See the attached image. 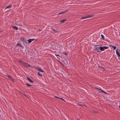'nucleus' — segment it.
I'll return each instance as SVG.
<instances>
[{
	"mask_svg": "<svg viewBox=\"0 0 120 120\" xmlns=\"http://www.w3.org/2000/svg\"><path fill=\"white\" fill-rule=\"evenodd\" d=\"M77 104L79 105V106H82L83 105H82L81 104H79V103H78Z\"/></svg>",
	"mask_w": 120,
	"mask_h": 120,
	"instance_id": "b1692460",
	"label": "nucleus"
},
{
	"mask_svg": "<svg viewBox=\"0 0 120 120\" xmlns=\"http://www.w3.org/2000/svg\"><path fill=\"white\" fill-rule=\"evenodd\" d=\"M22 65L25 67H28V64L24 62H23Z\"/></svg>",
	"mask_w": 120,
	"mask_h": 120,
	"instance_id": "423d86ee",
	"label": "nucleus"
},
{
	"mask_svg": "<svg viewBox=\"0 0 120 120\" xmlns=\"http://www.w3.org/2000/svg\"><path fill=\"white\" fill-rule=\"evenodd\" d=\"M27 80L29 81L30 82H33V81L31 80L30 78H28V77H27Z\"/></svg>",
	"mask_w": 120,
	"mask_h": 120,
	"instance_id": "9b49d317",
	"label": "nucleus"
},
{
	"mask_svg": "<svg viewBox=\"0 0 120 120\" xmlns=\"http://www.w3.org/2000/svg\"><path fill=\"white\" fill-rule=\"evenodd\" d=\"M59 99H61L62 100V98H59Z\"/></svg>",
	"mask_w": 120,
	"mask_h": 120,
	"instance_id": "2f4dec72",
	"label": "nucleus"
},
{
	"mask_svg": "<svg viewBox=\"0 0 120 120\" xmlns=\"http://www.w3.org/2000/svg\"><path fill=\"white\" fill-rule=\"evenodd\" d=\"M101 38H102V39H103V40H104V36H103V35H102V34H101Z\"/></svg>",
	"mask_w": 120,
	"mask_h": 120,
	"instance_id": "f3484780",
	"label": "nucleus"
},
{
	"mask_svg": "<svg viewBox=\"0 0 120 120\" xmlns=\"http://www.w3.org/2000/svg\"><path fill=\"white\" fill-rule=\"evenodd\" d=\"M12 80L13 82H14V80H13H13Z\"/></svg>",
	"mask_w": 120,
	"mask_h": 120,
	"instance_id": "72a5a7b5",
	"label": "nucleus"
},
{
	"mask_svg": "<svg viewBox=\"0 0 120 120\" xmlns=\"http://www.w3.org/2000/svg\"><path fill=\"white\" fill-rule=\"evenodd\" d=\"M100 49L98 51V52H100L101 51H103L105 49L109 48V47L106 46H103L100 47Z\"/></svg>",
	"mask_w": 120,
	"mask_h": 120,
	"instance_id": "f257e3e1",
	"label": "nucleus"
},
{
	"mask_svg": "<svg viewBox=\"0 0 120 120\" xmlns=\"http://www.w3.org/2000/svg\"><path fill=\"white\" fill-rule=\"evenodd\" d=\"M94 46H96V47H94L95 50L97 52H98V51L100 49V47H97V46L95 45Z\"/></svg>",
	"mask_w": 120,
	"mask_h": 120,
	"instance_id": "39448f33",
	"label": "nucleus"
},
{
	"mask_svg": "<svg viewBox=\"0 0 120 120\" xmlns=\"http://www.w3.org/2000/svg\"><path fill=\"white\" fill-rule=\"evenodd\" d=\"M64 54L66 55L67 56V54L66 53H64Z\"/></svg>",
	"mask_w": 120,
	"mask_h": 120,
	"instance_id": "cd10ccee",
	"label": "nucleus"
},
{
	"mask_svg": "<svg viewBox=\"0 0 120 120\" xmlns=\"http://www.w3.org/2000/svg\"><path fill=\"white\" fill-rule=\"evenodd\" d=\"M110 46H111V47H112L113 49H114V50H115V49L116 48V46H111V45H109Z\"/></svg>",
	"mask_w": 120,
	"mask_h": 120,
	"instance_id": "a211bd4d",
	"label": "nucleus"
},
{
	"mask_svg": "<svg viewBox=\"0 0 120 120\" xmlns=\"http://www.w3.org/2000/svg\"><path fill=\"white\" fill-rule=\"evenodd\" d=\"M52 30L54 31V32H55L56 33L57 32V31H56V30L53 29H52Z\"/></svg>",
	"mask_w": 120,
	"mask_h": 120,
	"instance_id": "5701e85b",
	"label": "nucleus"
},
{
	"mask_svg": "<svg viewBox=\"0 0 120 120\" xmlns=\"http://www.w3.org/2000/svg\"><path fill=\"white\" fill-rule=\"evenodd\" d=\"M38 75L40 76H42V75H41V74H40V73L39 72H38Z\"/></svg>",
	"mask_w": 120,
	"mask_h": 120,
	"instance_id": "aec40b11",
	"label": "nucleus"
},
{
	"mask_svg": "<svg viewBox=\"0 0 120 120\" xmlns=\"http://www.w3.org/2000/svg\"><path fill=\"white\" fill-rule=\"evenodd\" d=\"M93 111H94V110H93V111H92V112H93Z\"/></svg>",
	"mask_w": 120,
	"mask_h": 120,
	"instance_id": "4c0bfd02",
	"label": "nucleus"
},
{
	"mask_svg": "<svg viewBox=\"0 0 120 120\" xmlns=\"http://www.w3.org/2000/svg\"><path fill=\"white\" fill-rule=\"evenodd\" d=\"M24 96H26V95H25L24 94Z\"/></svg>",
	"mask_w": 120,
	"mask_h": 120,
	"instance_id": "f704fd0d",
	"label": "nucleus"
},
{
	"mask_svg": "<svg viewBox=\"0 0 120 120\" xmlns=\"http://www.w3.org/2000/svg\"><path fill=\"white\" fill-rule=\"evenodd\" d=\"M55 55L56 56H60L59 55H56V54H55Z\"/></svg>",
	"mask_w": 120,
	"mask_h": 120,
	"instance_id": "a878e982",
	"label": "nucleus"
},
{
	"mask_svg": "<svg viewBox=\"0 0 120 120\" xmlns=\"http://www.w3.org/2000/svg\"><path fill=\"white\" fill-rule=\"evenodd\" d=\"M31 66L30 64H28V66Z\"/></svg>",
	"mask_w": 120,
	"mask_h": 120,
	"instance_id": "c85d7f7f",
	"label": "nucleus"
},
{
	"mask_svg": "<svg viewBox=\"0 0 120 120\" xmlns=\"http://www.w3.org/2000/svg\"><path fill=\"white\" fill-rule=\"evenodd\" d=\"M20 40L23 42H26L27 44V42H26V40L25 38H21L20 39Z\"/></svg>",
	"mask_w": 120,
	"mask_h": 120,
	"instance_id": "20e7f679",
	"label": "nucleus"
},
{
	"mask_svg": "<svg viewBox=\"0 0 120 120\" xmlns=\"http://www.w3.org/2000/svg\"><path fill=\"white\" fill-rule=\"evenodd\" d=\"M60 62V64H61L62 65H64L63 64H62V62Z\"/></svg>",
	"mask_w": 120,
	"mask_h": 120,
	"instance_id": "393cba45",
	"label": "nucleus"
},
{
	"mask_svg": "<svg viewBox=\"0 0 120 120\" xmlns=\"http://www.w3.org/2000/svg\"><path fill=\"white\" fill-rule=\"evenodd\" d=\"M116 54L119 57H120V53H119V52H118L117 50H116Z\"/></svg>",
	"mask_w": 120,
	"mask_h": 120,
	"instance_id": "4468645a",
	"label": "nucleus"
},
{
	"mask_svg": "<svg viewBox=\"0 0 120 120\" xmlns=\"http://www.w3.org/2000/svg\"><path fill=\"white\" fill-rule=\"evenodd\" d=\"M101 93H104L105 94H107V93H106V92H105V91H103V90L102 91Z\"/></svg>",
	"mask_w": 120,
	"mask_h": 120,
	"instance_id": "4be33fe9",
	"label": "nucleus"
},
{
	"mask_svg": "<svg viewBox=\"0 0 120 120\" xmlns=\"http://www.w3.org/2000/svg\"><path fill=\"white\" fill-rule=\"evenodd\" d=\"M16 46H19L22 48H23V47L22 45L20 43H17Z\"/></svg>",
	"mask_w": 120,
	"mask_h": 120,
	"instance_id": "9d476101",
	"label": "nucleus"
},
{
	"mask_svg": "<svg viewBox=\"0 0 120 120\" xmlns=\"http://www.w3.org/2000/svg\"><path fill=\"white\" fill-rule=\"evenodd\" d=\"M93 111H94V110H93V111H92V112H93Z\"/></svg>",
	"mask_w": 120,
	"mask_h": 120,
	"instance_id": "58836bf2",
	"label": "nucleus"
},
{
	"mask_svg": "<svg viewBox=\"0 0 120 120\" xmlns=\"http://www.w3.org/2000/svg\"><path fill=\"white\" fill-rule=\"evenodd\" d=\"M26 86L28 87H30L31 86V85L29 84L28 83H26Z\"/></svg>",
	"mask_w": 120,
	"mask_h": 120,
	"instance_id": "dca6fc26",
	"label": "nucleus"
},
{
	"mask_svg": "<svg viewBox=\"0 0 120 120\" xmlns=\"http://www.w3.org/2000/svg\"><path fill=\"white\" fill-rule=\"evenodd\" d=\"M36 69L38 71H39L41 72H44V71L41 69V68H38V67L36 68Z\"/></svg>",
	"mask_w": 120,
	"mask_h": 120,
	"instance_id": "7ed1b4c3",
	"label": "nucleus"
},
{
	"mask_svg": "<svg viewBox=\"0 0 120 120\" xmlns=\"http://www.w3.org/2000/svg\"><path fill=\"white\" fill-rule=\"evenodd\" d=\"M100 67L101 68H102V69H104V68H103L101 67Z\"/></svg>",
	"mask_w": 120,
	"mask_h": 120,
	"instance_id": "7c9ffc66",
	"label": "nucleus"
},
{
	"mask_svg": "<svg viewBox=\"0 0 120 120\" xmlns=\"http://www.w3.org/2000/svg\"><path fill=\"white\" fill-rule=\"evenodd\" d=\"M54 97L56 98H58V97H56V96H54Z\"/></svg>",
	"mask_w": 120,
	"mask_h": 120,
	"instance_id": "bb28decb",
	"label": "nucleus"
},
{
	"mask_svg": "<svg viewBox=\"0 0 120 120\" xmlns=\"http://www.w3.org/2000/svg\"><path fill=\"white\" fill-rule=\"evenodd\" d=\"M68 11V10H65V11H62V12H60V13H59L58 14V15H59V14H63L64 13H65V12H67Z\"/></svg>",
	"mask_w": 120,
	"mask_h": 120,
	"instance_id": "6e6552de",
	"label": "nucleus"
},
{
	"mask_svg": "<svg viewBox=\"0 0 120 120\" xmlns=\"http://www.w3.org/2000/svg\"><path fill=\"white\" fill-rule=\"evenodd\" d=\"M19 62L20 63H21V64H22V63H23V62L22 61V60H19Z\"/></svg>",
	"mask_w": 120,
	"mask_h": 120,
	"instance_id": "412c9836",
	"label": "nucleus"
},
{
	"mask_svg": "<svg viewBox=\"0 0 120 120\" xmlns=\"http://www.w3.org/2000/svg\"><path fill=\"white\" fill-rule=\"evenodd\" d=\"M20 93H21V94H22V93H21V92H20Z\"/></svg>",
	"mask_w": 120,
	"mask_h": 120,
	"instance_id": "c9c22d12",
	"label": "nucleus"
},
{
	"mask_svg": "<svg viewBox=\"0 0 120 120\" xmlns=\"http://www.w3.org/2000/svg\"><path fill=\"white\" fill-rule=\"evenodd\" d=\"M7 76L10 78L11 80H13V79L11 77V76L10 75H8Z\"/></svg>",
	"mask_w": 120,
	"mask_h": 120,
	"instance_id": "6ab92c4d",
	"label": "nucleus"
},
{
	"mask_svg": "<svg viewBox=\"0 0 120 120\" xmlns=\"http://www.w3.org/2000/svg\"><path fill=\"white\" fill-rule=\"evenodd\" d=\"M93 111H94V110H93V111H92V112H93Z\"/></svg>",
	"mask_w": 120,
	"mask_h": 120,
	"instance_id": "e433bc0d",
	"label": "nucleus"
},
{
	"mask_svg": "<svg viewBox=\"0 0 120 120\" xmlns=\"http://www.w3.org/2000/svg\"><path fill=\"white\" fill-rule=\"evenodd\" d=\"M62 100H63V101H65L64 99H62Z\"/></svg>",
	"mask_w": 120,
	"mask_h": 120,
	"instance_id": "c756f323",
	"label": "nucleus"
},
{
	"mask_svg": "<svg viewBox=\"0 0 120 120\" xmlns=\"http://www.w3.org/2000/svg\"><path fill=\"white\" fill-rule=\"evenodd\" d=\"M95 88H96V89H98V90H99V92L100 93H101V92H102V91L103 90H101V89H100V88H97V87H95Z\"/></svg>",
	"mask_w": 120,
	"mask_h": 120,
	"instance_id": "f8f14e48",
	"label": "nucleus"
},
{
	"mask_svg": "<svg viewBox=\"0 0 120 120\" xmlns=\"http://www.w3.org/2000/svg\"><path fill=\"white\" fill-rule=\"evenodd\" d=\"M12 27L13 29L15 30H18V28L16 26H12Z\"/></svg>",
	"mask_w": 120,
	"mask_h": 120,
	"instance_id": "1a4fd4ad",
	"label": "nucleus"
},
{
	"mask_svg": "<svg viewBox=\"0 0 120 120\" xmlns=\"http://www.w3.org/2000/svg\"><path fill=\"white\" fill-rule=\"evenodd\" d=\"M66 21V19H64V20H60V22H61L60 23H63L65 21Z\"/></svg>",
	"mask_w": 120,
	"mask_h": 120,
	"instance_id": "2eb2a0df",
	"label": "nucleus"
},
{
	"mask_svg": "<svg viewBox=\"0 0 120 120\" xmlns=\"http://www.w3.org/2000/svg\"><path fill=\"white\" fill-rule=\"evenodd\" d=\"M35 40L34 39H29L28 40V42L29 43H30L32 41Z\"/></svg>",
	"mask_w": 120,
	"mask_h": 120,
	"instance_id": "0eeeda50",
	"label": "nucleus"
},
{
	"mask_svg": "<svg viewBox=\"0 0 120 120\" xmlns=\"http://www.w3.org/2000/svg\"><path fill=\"white\" fill-rule=\"evenodd\" d=\"M94 15H88L86 16L83 17H82L81 19H85L86 18H88L90 17H91L93 16Z\"/></svg>",
	"mask_w": 120,
	"mask_h": 120,
	"instance_id": "f03ea898",
	"label": "nucleus"
},
{
	"mask_svg": "<svg viewBox=\"0 0 120 120\" xmlns=\"http://www.w3.org/2000/svg\"><path fill=\"white\" fill-rule=\"evenodd\" d=\"M119 108H120V105H119Z\"/></svg>",
	"mask_w": 120,
	"mask_h": 120,
	"instance_id": "473e14b6",
	"label": "nucleus"
},
{
	"mask_svg": "<svg viewBox=\"0 0 120 120\" xmlns=\"http://www.w3.org/2000/svg\"><path fill=\"white\" fill-rule=\"evenodd\" d=\"M11 7V5H10L8 6H7L5 8L6 9L9 8L10 9Z\"/></svg>",
	"mask_w": 120,
	"mask_h": 120,
	"instance_id": "ddd939ff",
	"label": "nucleus"
}]
</instances>
